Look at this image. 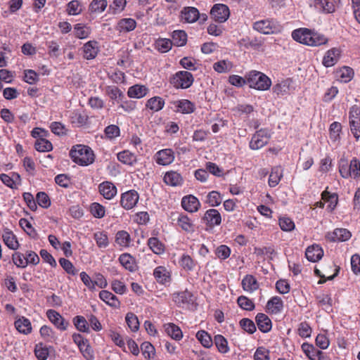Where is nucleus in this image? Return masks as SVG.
Masks as SVG:
<instances>
[{
	"label": "nucleus",
	"instance_id": "obj_52",
	"mask_svg": "<svg viewBox=\"0 0 360 360\" xmlns=\"http://www.w3.org/2000/svg\"><path fill=\"white\" fill-rule=\"evenodd\" d=\"M106 92L112 100H115L120 103L124 98L122 91L117 86H108Z\"/></svg>",
	"mask_w": 360,
	"mask_h": 360
},
{
	"label": "nucleus",
	"instance_id": "obj_31",
	"mask_svg": "<svg viewBox=\"0 0 360 360\" xmlns=\"http://www.w3.org/2000/svg\"><path fill=\"white\" fill-rule=\"evenodd\" d=\"M2 238L6 245L11 250H17L19 247V243L17 240L15 236L8 229L4 230Z\"/></svg>",
	"mask_w": 360,
	"mask_h": 360
},
{
	"label": "nucleus",
	"instance_id": "obj_8",
	"mask_svg": "<svg viewBox=\"0 0 360 360\" xmlns=\"http://www.w3.org/2000/svg\"><path fill=\"white\" fill-rule=\"evenodd\" d=\"M210 15L216 22H224L230 15L229 8L224 4H215L210 11Z\"/></svg>",
	"mask_w": 360,
	"mask_h": 360
},
{
	"label": "nucleus",
	"instance_id": "obj_50",
	"mask_svg": "<svg viewBox=\"0 0 360 360\" xmlns=\"http://www.w3.org/2000/svg\"><path fill=\"white\" fill-rule=\"evenodd\" d=\"M141 349L145 359H153L155 355V347L149 342H144L141 345Z\"/></svg>",
	"mask_w": 360,
	"mask_h": 360
},
{
	"label": "nucleus",
	"instance_id": "obj_46",
	"mask_svg": "<svg viewBox=\"0 0 360 360\" xmlns=\"http://www.w3.org/2000/svg\"><path fill=\"white\" fill-rule=\"evenodd\" d=\"M74 32L77 38L86 39L89 36L91 33V29L86 25L78 23L76 24L74 27Z\"/></svg>",
	"mask_w": 360,
	"mask_h": 360
},
{
	"label": "nucleus",
	"instance_id": "obj_27",
	"mask_svg": "<svg viewBox=\"0 0 360 360\" xmlns=\"http://www.w3.org/2000/svg\"><path fill=\"white\" fill-rule=\"evenodd\" d=\"M174 111L184 114L191 113L194 110V105L190 101L183 99L173 103Z\"/></svg>",
	"mask_w": 360,
	"mask_h": 360
},
{
	"label": "nucleus",
	"instance_id": "obj_18",
	"mask_svg": "<svg viewBox=\"0 0 360 360\" xmlns=\"http://www.w3.org/2000/svg\"><path fill=\"white\" fill-rule=\"evenodd\" d=\"M305 255L309 262H316L323 256V250L320 245H312L307 248Z\"/></svg>",
	"mask_w": 360,
	"mask_h": 360
},
{
	"label": "nucleus",
	"instance_id": "obj_63",
	"mask_svg": "<svg viewBox=\"0 0 360 360\" xmlns=\"http://www.w3.org/2000/svg\"><path fill=\"white\" fill-rule=\"evenodd\" d=\"M51 131L58 136H65L67 134L68 129L65 126L59 122H53L50 125Z\"/></svg>",
	"mask_w": 360,
	"mask_h": 360
},
{
	"label": "nucleus",
	"instance_id": "obj_40",
	"mask_svg": "<svg viewBox=\"0 0 360 360\" xmlns=\"http://www.w3.org/2000/svg\"><path fill=\"white\" fill-rule=\"evenodd\" d=\"M165 331L172 338L179 340L182 338L183 334L179 327L174 323H167L165 326Z\"/></svg>",
	"mask_w": 360,
	"mask_h": 360
},
{
	"label": "nucleus",
	"instance_id": "obj_19",
	"mask_svg": "<svg viewBox=\"0 0 360 360\" xmlns=\"http://www.w3.org/2000/svg\"><path fill=\"white\" fill-rule=\"evenodd\" d=\"M255 321L257 323L259 330L262 333H268L271 330L272 322L267 315L263 313H259L255 317Z\"/></svg>",
	"mask_w": 360,
	"mask_h": 360
},
{
	"label": "nucleus",
	"instance_id": "obj_20",
	"mask_svg": "<svg viewBox=\"0 0 360 360\" xmlns=\"http://www.w3.org/2000/svg\"><path fill=\"white\" fill-rule=\"evenodd\" d=\"M100 193L108 200L113 198L117 194V188L109 181H104L98 186Z\"/></svg>",
	"mask_w": 360,
	"mask_h": 360
},
{
	"label": "nucleus",
	"instance_id": "obj_10",
	"mask_svg": "<svg viewBox=\"0 0 360 360\" xmlns=\"http://www.w3.org/2000/svg\"><path fill=\"white\" fill-rule=\"evenodd\" d=\"M204 221H206V231L211 230L214 226H219L221 222V217L218 210L210 209L204 214Z\"/></svg>",
	"mask_w": 360,
	"mask_h": 360
},
{
	"label": "nucleus",
	"instance_id": "obj_26",
	"mask_svg": "<svg viewBox=\"0 0 360 360\" xmlns=\"http://www.w3.org/2000/svg\"><path fill=\"white\" fill-rule=\"evenodd\" d=\"M98 43L96 41H89L83 46L84 57L86 60H91L96 57L98 52Z\"/></svg>",
	"mask_w": 360,
	"mask_h": 360
},
{
	"label": "nucleus",
	"instance_id": "obj_22",
	"mask_svg": "<svg viewBox=\"0 0 360 360\" xmlns=\"http://www.w3.org/2000/svg\"><path fill=\"white\" fill-rule=\"evenodd\" d=\"M266 307L268 312L277 314L283 311V302L280 297L274 296L267 302Z\"/></svg>",
	"mask_w": 360,
	"mask_h": 360
},
{
	"label": "nucleus",
	"instance_id": "obj_54",
	"mask_svg": "<svg viewBox=\"0 0 360 360\" xmlns=\"http://www.w3.org/2000/svg\"><path fill=\"white\" fill-rule=\"evenodd\" d=\"M237 303L242 309L246 311H252L255 307L254 302L248 297L244 295H241L238 297Z\"/></svg>",
	"mask_w": 360,
	"mask_h": 360
},
{
	"label": "nucleus",
	"instance_id": "obj_59",
	"mask_svg": "<svg viewBox=\"0 0 360 360\" xmlns=\"http://www.w3.org/2000/svg\"><path fill=\"white\" fill-rule=\"evenodd\" d=\"M239 324L240 326L249 334H253L257 330L255 323L248 318L242 319Z\"/></svg>",
	"mask_w": 360,
	"mask_h": 360
},
{
	"label": "nucleus",
	"instance_id": "obj_35",
	"mask_svg": "<svg viewBox=\"0 0 360 360\" xmlns=\"http://www.w3.org/2000/svg\"><path fill=\"white\" fill-rule=\"evenodd\" d=\"M117 159L121 162L128 165H134L136 162V156L129 152V150H124L117 154Z\"/></svg>",
	"mask_w": 360,
	"mask_h": 360
},
{
	"label": "nucleus",
	"instance_id": "obj_25",
	"mask_svg": "<svg viewBox=\"0 0 360 360\" xmlns=\"http://www.w3.org/2000/svg\"><path fill=\"white\" fill-rule=\"evenodd\" d=\"M200 16L198 10L194 7L185 8L181 13V20L188 23L195 22Z\"/></svg>",
	"mask_w": 360,
	"mask_h": 360
},
{
	"label": "nucleus",
	"instance_id": "obj_44",
	"mask_svg": "<svg viewBox=\"0 0 360 360\" xmlns=\"http://www.w3.org/2000/svg\"><path fill=\"white\" fill-rule=\"evenodd\" d=\"M233 68V63L228 60H219L213 65L214 70L219 73L229 72Z\"/></svg>",
	"mask_w": 360,
	"mask_h": 360
},
{
	"label": "nucleus",
	"instance_id": "obj_2",
	"mask_svg": "<svg viewBox=\"0 0 360 360\" xmlns=\"http://www.w3.org/2000/svg\"><path fill=\"white\" fill-rule=\"evenodd\" d=\"M247 84L252 89L259 91H266L270 89L271 86V79L265 74L252 70L245 75Z\"/></svg>",
	"mask_w": 360,
	"mask_h": 360
},
{
	"label": "nucleus",
	"instance_id": "obj_45",
	"mask_svg": "<svg viewBox=\"0 0 360 360\" xmlns=\"http://www.w3.org/2000/svg\"><path fill=\"white\" fill-rule=\"evenodd\" d=\"M148 245L150 249L157 255H160L164 252V245L157 238H150L148 240Z\"/></svg>",
	"mask_w": 360,
	"mask_h": 360
},
{
	"label": "nucleus",
	"instance_id": "obj_24",
	"mask_svg": "<svg viewBox=\"0 0 360 360\" xmlns=\"http://www.w3.org/2000/svg\"><path fill=\"white\" fill-rule=\"evenodd\" d=\"M241 285L243 290L250 293L259 288V283L256 278L250 274L244 276L241 282Z\"/></svg>",
	"mask_w": 360,
	"mask_h": 360
},
{
	"label": "nucleus",
	"instance_id": "obj_37",
	"mask_svg": "<svg viewBox=\"0 0 360 360\" xmlns=\"http://www.w3.org/2000/svg\"><path fill=\"white\" fill-rule=\"evenodd\" d=\"M153 276L158 282L165 283L169 278V273L165 266H159L153 271Z\"/></svg>",
	"mask_w": 360,
	"mask_h": 360
},
{
	"label": "nucleus",
	"instance_id": "obj_30",
	"mask_svg": "<svg viewBox=\"0 0 360 360\" xmlns=\"http://www.w3.org/2000/svg\"><path fill=\"white\" fill-rule=\"evenodd\" d=\"M327 189L328 188H326V189L322 192L321 198L326 202L328 203L327 205V209L331 212L335 209L338 205V196L337 193H331L329 191H328Z\"/></svg>",
	"mask_w": 360,
	"mask_h": 360
},
{
	"label": "nucleus",
	"instance_id": "obj_64",
	"mask_svg": "<svg viewBox=\"0 0 360 360\" xmlns=\"http://www.w3.org/2000/svg\"><path fill=\"white\" fill-rule=\"evenodd\" d=\"M254 360H270L269 351L264 347H257L254 354Z\"/></svg>",
	"mask_w": 360,
	"mask_h": 360
},
{
	"label": "nucleus",
	"instance_id": "obj_3",
	"mask_svg": "<svg viewBox=\"0 0 360 360\" xmlns=\"http://www.w3.org/2000/svg\"><path fill=\"white\" fill-rule=\"evenodd\" d=\"M338 169L340 176L344 179H358L360 177V161L355 158L350 162L342 158L338 162Z\"/></svg>",
	"mask_w": 360,
	"mask_h": 360
},
{
	"label": "nucleus",
	"instance_id": "obj_34",
	"mask_svg": "<svg viewBox=\"0 0 360 360\" xmlns=\"http://www.w3.org/2000/svg\"><path fill=\"white\" fill-rule=\"evenodd\" d=\"M148 89L145 86L134 85L129 88L127 94L130 98H141L147 94Z\"/></svg>",
	"mask_w": 360,
	"mask_h": 360
},
{
	"label": "nucleus",
	"instance_id": "obj_61",
	"mask_svg": "<svg viewBox=\"0 0 360 360\" xmlns=\"http://www.w3.org/2000/svg\"><path fill=\"white\" fill-rule=\"evenodd\" d=\"M82 11L80 3L77 0H72L68 4L67 12L69 15H77Z\"/></svg>",
	"mask_w": 360,
	"mask_h": 360
},
{
	"label": "nucleus",
	"instance_id": "obj_33",
	"mask_svg": "<svg viewBox=\"0 0 360 360\" xmlns=\"http://www.w3.org/2000/svg\"><path fill=\"white\" fill-rule=\"evenodd\" d=\"M121 265L127 270L134 272L136 269V264L134 257L129 254H122L119 257Z\"/></svg>",
	"mask_w": 360,
	"mask_h": 360
},
{
	"label": "nucleus",
	"instance_id": "obj_55",
	"mask_svg": "<svg viewBox=\"0 0 360 360\" xmlns=\"http://www.w3.org/2000/svg\"><path fill=\"white\" fill-rule=\"evenodd\" d=\"M338 76L341 79V82L347 83L353 78L354 71L352 68L345 66L340 69L338 72Z\"/></svg>",
	"mask_w": 360,
	"mask_h": 360
},
{
	"label": "nucleus",
	"instance_id": "obj_28",
	"mask_svg": "<svg viewBox=\"0 0 360 360\" xmlns=\"http://www.w3.org/2000/svg\"><path fill=\"white\" fill-rule=\"evenodd\" d=\"M16 330L24 335H28L32 332V325L30 321L25 316L18 319L14 323Z\"/></svg>",
	"mask_w": 360,
	"mask_h": 360
},
{
	"label": "nucleus",
	"instance_id": "obj_43",
	"mask_svg": "<svg viewBox=\"0 0 360 360\" xmlns=\"http://www.w3.org/2000/svg\"><path fill=\"white\" fill-rule=\"evenodd\" d=\"M177 224L185 231L192 232L194 231V225L192 224L188 217L186 215L179 214Z\"/></svg>",
	"mask_w": 360,
	"mask_h": 360
},
{
	"label": "nucleus",
	"instance_id": "obj_60",
	"mask_svg": "<svg viewBox=\"0 0 360 360\" xmlns=\"http://www.w3.org/2000/svg\"><path fill=\"white\" fill-rule=\"evenodd\" d=\"M90 212L91 214L96 218H103L105 216V207L98 202H93L90 205Z\"/></svg>",
	"mask_w": 360,
	"mask_h": 360
},
{
	"label": "nucleus",
	"instance_id": "obj_13",
	"mask_svg": "<svg viewBox=\"0 0 360 360\" xmlns=\"http://www.w3.org/2000/svg\"><path fill=\"white\" fill-rule=\"evenodd\" d=\"M174 160V153L172 149L167 148L158 151L155 154V161L160 165H168Z\"/></svg>",
	"mask_w": 360,
	"mask_h": 360
},
{
	"label": "nucleus",
	"instance_id": "obj_7",
	"mask_svg": "<svg viewBox=\"0 0 360 360\" xmlns=\"http://www.w3.org/2000/svg\"><path fill=\"white\" fill-rule=\"evenodd\" d=\"M271 137L270 131L267 129H261L255 132L250 142V148L258 150L266 146Z\"/></svg>",
	"mask_w": 360,
	"mask_h": 360
},
{
	"label": "nucleus",
	"instance_id": "obj_48",
	"mask_svg": "<svg viewBox=\"0 0 360 360\" xmlns=\"http://www.w3.org/2000/svg\"><path fill=\"white\" fill-rule=\"evenodd\" d=\"M115 242L121 247H128L131 242L130 236L125 231H120L116 234Z\"/></svg>",
	"mask_w": 360,
	"mask_h": 360
},
{
	"label": "nucleus",
	"instance_id": "obj_58",
	"mask_svg": "<svg viewBox=\"0 0 360 360\" xmlns=\"http://www.w3.org/2000/svg\"><path fill=\"white\" fill-rule=\"evenodd\" d=\"M279 226L283 231H291L294 230L295 225L294 221L289 217H282L278 219Z\"/></svg>",
	"mask_w": 360,
	"mask_h": 360
},
{
	"label": "nucleus",
	"instance_id": "obj_42",
	"mask_svg": "<svg viewBox=\"0 0 360 360\" xmlns=\"http://www.w3.org/2000/svg\"><path fill=\"white\" fill-rule=\"evenodd\" d=\"M172 42L174 46H182L186 44L187 34L183 30H175L172 32Z\"/></svg>",
	"mask_w": 360,
	"mask_h": 360
},
{
	"label": "nucleus",
	"instance_id": "obj_56",
	"mask_svg": "<svg viewBox=\"0 0 360 360\" xmlns=\"http://www.w3.org/2000/svg\"><path fill=\"white\" fill-rule=\"evenodd\" d=\"M125 319L129 328L132 331L135 332L139 330V321L137 316L131 312L127 313Z\"/></svg>",
	"mask_w": 360,
	"mask_h": 360
},
{
	"label": "nucleus",
	"instance_id": "obj_39",
	"mask_svg": "<svg viewBox=\"0 0 360 360\" xmlns=\"http://www.w3.org/2000/svg\"><path fill=\"white\" fill-rule=\"evenodd\" d=\"M283 176V170L281 167L272 168L269 178V185L271 187H275L278 184Z\"/></svg>",
	"mask_w": 360,
	"mask_h": 360
},
{
	"label": "nucleus",
	"instance_id": "obj_62",
	"mask_svg": "<svg viewBox=\"0 0 360 360\" xmlns=\"http://www.w3.org/2000/svg\"><path fill=\"white\" fill-rule=\"evenodd\" d=\"M52 148V143L47 139H40L35 143V149L39 152H48Z\"/></svg>",
	"mask_w": 360,
	"mask_h": 360
},
{
	"label": "nucleus",
	"instance_id": "obj_23",
	"mask_svg": "<svg viewBox=\"0 0 360 360\" xmlns=\"http://www.w3.org/2000/svg\"><path fill=\"white\" fill-rule=\"evenodd\" d=\"M200 205L198 199L192 195L184 197L181 200L183 208L190 212L197 211Z\"/></svg>",
	"mask_w": 360,
	"mask_h": 360
},
{
	"label": "nucleus",
	"instance_id": "obj_51",
	"mask_svg": "<svg viewBox=\"0 0 360 360\" xmlns=\"http://www.w3.org/2000/svg\"><path fill=\"white\" fill-rule=\"evenodd\" d=\"M172 41L166 38L158 39L155 42L156 49L162 53L168 52L172 49Z\"/></svg>",
	"mask_w": 360,
	"mask_h": 360
},
{
	"label": "nucleus",
	"instance_id": "obj_49",
	"mask_svg": "<svg viewBox=\"0 0 360 360\" xmlns=\"http://www.w3.org/2000/svg\"><path fill=\"white\" fill-rule=\"evenodd\" d=\"M73 323L77 330L82 333H88L89 326L86 319L82 316H76L74 317Z\"/></svg>",
	"mask_w": 360,
	"mask_h": 360
},
{
	"label": "nucleus",
	"instance_id": "obj_47",
	"mask_svg": "<svg viewBox=\"0 0 360 360\" xmlns=\"http://www.w3.org/2000/svg\"><path fill=\"white\" fill-rule=\"evenodd\" d=\"M107 6V0H93L89 5V11L91 13H101L105 10Z\"/></svg>",
	"mask_w": 360,
	"mask_h": 360
},
{
	"label": "nucleus",
	"instance_id": "obj_1",
	"mask_svg": "<svg viewBox=\"0 0 360 360\" xmlns=\"http://www.w3.org/2000/svg\"><path fill=\"white\" fill-rule=\"evenodd\" d=\"M70 156L73 162L82 166L89 165L94 161L93 150L84 145L73 146L70 151Z\"/></svg>",
	"mask_w": 360,
	"mask_h": 360
},
{
	"label": "nucleus",
	"instance_id": "obj_29",
	"mask_svg": "<svg viewBox=\"0 0 360 360\" xmlns=\"http://www.w3.org/2000/svg\"><path fill=\"white\" fill-rule=\"evenodd\" d=\"M136 27V22L132 18H122L117 22L115 30L120 32H129Z\"/></svg>",
	"mask_w": 360,
	"mask_h": 360
},
{
	"label": "nucleus",
	"instance_id": "obj_4",
	"mask_svg": "<svg viewBox=\"0 0 360 360\" xmlns=\"http://www.w3.org/2000/svg\"><path fill=\"white\" fill-rule=\"evenodd\" d=\"M172 300L180 307L192 310L196 308L195 297L187 290L174 293Z\"/></svg>",
	"mask_w": 360,
	"mask_h": 360
},
{
	"label": "nucleus",
	"instance_id": "obj_9",
	"mask_svg": "<svg viewBox=\"0 0 360 360\" xmlns=\"http://www.w3.org/2000/svg\"><path fill=\"white\" fill-rule=\"evenodd\" d=\"M46 316L49 320L60 330H66L70 326L69 321L65 320L58 312L53 309L47 310Z\"/></svg>",
	"mask_w": 360,
	"mask_h": 360
},
{
	"label": "nucleus",
	"instance_id": "obj_15",
	"mask_svg": "<svg viewBox=\"0 0 360 360\" xmlns=\"http://www.w3.org/2000/svg\"><path fill=\"white\" fill-rule=\"evenodd\" d=\"M319 307L327 312L332 311L333 299L331 295L327 292H319L315 296Z\"/></svg>",
	"mask_w": 360,
	"mask_h": 360
},
{
	"label": "nucleus",
	"instance_id": "obj_17",
	"mask_svg": "<svg viewBox=\"0 0 360 360\" xmlns=\"http://www.w3.org/2000/svg\"><path fill=\"white\" fill-rule=\"evenodd\" d=\"M0 179L7 186L11 188H17L21 184L20 176L15 172H11L10 174H1Z\"/></svg>",
	"mask_w": 360,
	"mask_h": 360
},
{
	"label": "nucleus",
	"instance_id": "obj_38",
	"mask_svg": "<svg viewBox=\"0 0 360 360\" xmlns=\"http://www.w3.org/2000/svg\"><path fill=\"white\" fill-rule=\"evenodd\" d=\"M214 342L220 353L226 354L229 352L230 349L228 345V341L223 335H215L214 338Z\"/></svg>",
	"mask_w": 360,
	"mask_h": 360
},
{
	"label": "nucleus",
	"instance_id": "obj_21",
	"mask_svg": "<svg viewBox=\"0 0 360 360\" xmlns=\"http://www.w3.org/2000/svg\"><path fill=\"white\" fill-rule=\"evenodd\" d=\"M302 350L310 360H322L323 352L316 349L312 345L304 342Z\"/></svg>",
	"mask_w": 360,
	"mask_h": 360
},
{
	"label": "nucleus",
	"instance_id": "obj_41",
	"mask_svg": "<svg viewBox=\"0 0 360 360\" xmlns=\"http://www.w3.org/2000/svg\"><path fill=\"white\" fill-rule=\"evenodd\" d=\"M328 42V39L320 33L312 31V34L310 36V39L308 41V45L311 46H317L326 44Z\"/></svg>",
	"mask_w": 360,
	"mask_h": 360
},
{
	"label": "nucleus",
	"instance_id": "obj_36",
	"mask_svg": "<svg viewBox=\"0 0 360 360\" xmlns=\"http://www.w3.org/2000/svg\"><path fill=\"white\" fill-rule=\"evenodd\" d=\"M99 297L111 307H115L120 304L117 297L108 290H101L99 293Z\"/></svg>",
	"mask_w": 360,
	"mask_h": 360
},
{
	"label": "nucleus",
	"instance_id": "obj_16",
	"mask_svg": "<svg viewBox=\"0 0 360 360\" xmlns=\"http://www.w3.org/2000/svg\"><path fill=\"white\" fill-rule=\"evenodd\" d=\"M312 31L308 28H299L292 31V37L299 43L308 45V41L310 39Z\"/></svg>",
	"mask_w": 360,
	"mask_h": 360
},
{
	"label": "nucleus",
	"instance_id": "obj_12",
	"mask_svg": "<svg viewBox=\"0 0 360 360\" xmlns=\"http://www.w3.org/2000/svg\"><path fill=\"white\" fill-rule=\"evenodd\" d=\"M341 51L338 48H332L326 51L323 56L322 63L326 67H332L335 65L339 60Z\"/></svg>",
	"mask_w": 360,
	"mask_h": 360
},
{
	"label": "nucleus",
	"instance_id": "obj_5",
	"mask_svg": "<svg viewBox=\"0 0 360 360\" xmlns=\"http://www.w3.org/2000/svg\"><path fill=\"white\" fill-rule=\"evenodd\" d=\"M253 29L264 34H270L280 32L281 25L274 20H262L253 24Z\"/></svg>",
	"mask_w": 360,
	"mask_h": 360
},
{
	"label": "nucleus",
	"instance_id": "obj_57",
	"mask_svg": "<svg viewBox=\"0 0 360 360\" xmlns=\"http://www.w3.org/2000/svg\"><path fill=\"white\" fill-rule=\"evenodd\" d=\"M34 354L38 360H46L49 356V348L43 344H37L34 348Z\"/></svg>",
	"mask_w": 360,
	"mask_h": 360
},
{
	"label": "nucleus",
	"instance_id": "obj_32",
	"mask_svg": "<svg viewBox=\"0 0 360 360\" xmlns=\"http://www.w3.org/2000/svg\"><path fill=\"white\" fill-rule=\"evenodd\" d=\"M351 233L346 229H335L328 234V238L332 241H346L351 238Z\"/></svg>",
	"mask_w": 360,
	"mask_h": 360
},
{
	"label": "nucleus",
	"instance_id": "obj_53",
	"mask_svg": "<svg viewBox=\"0 0 360 360\" xmlns=\"http://www.w3.org/2000/svg\"><path fill=\"white\" fill-rule=\"evenodd\" d=\"M164 104L165 102L160 97L155 96L148 101L146 106L150 110L157 112L162 109Z\"/></svg>",
	"mask_w": 360,
	"mask_h": 360
},
{
	"label": "nucleus",
	"instance_id": "obj_6",
	"mask_svg": "<svg viewBox=\"0 0 360 360\" xmlns=\"http://www.w3.org/2000/svg\"><path fill=\"white\" fill-rule=\"evenodd\" d=\"M170 82L176 89H187L193 84V77L188 71H179L173 75Z\"/></svg>",
	"mask_w": 360,
	"mask_h": 360
},
{
	"label": "nucleus",
	"instance_id": "obj_14",
	"mask_svg": "<svg viewBox=\"0 0 360 360\" xmlns=\"http://www.w3.org/2000/svg\"><path fill=\"white\" fill-rule=\"evenodd\" d=\"M163 181L170 186H181L184 183V178L179 172L171 170L165 174Z\"/></svg>",
	"mask_w": 360,
	"mask_h": 360
},
{
	"label": "nucleus",
	"instance_id": "obj_11",
	"mask_svg": "<svg viewBox=\"0 0 360 360\" xmlns=\"http://www.w3.org/2000/svg\"><path fill=\"white\" fill-rule=\"evenodd\" d=\"M139 195L135 190H130L122 194L120 203L125 210L132 209L138 202Z\"/></svg>",
	"mask_w": 360,
	"mask_h": 360
}]
</instances>
